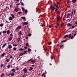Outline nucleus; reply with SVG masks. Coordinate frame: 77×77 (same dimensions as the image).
<instances>
[{
  "mask_svg": "<svg viewBox=\"0 0 77 77\" xmlns=\"http://www.w3.org/2000/svg\"><path fill=\"white\" fill-rule=\"evenodd\" d=\"M24 48L25 49H27V48L25 46L24 47Z\"/></svg>",
  "mask_w": 77,
  "mask_h": 77,
  "instance_id": "56",
  "label": "nucleus"
},
{
  "mask_svg": "<svg viewBox=\"0 0 77 77\" xmlns=\"http://www.w3.org/2000/svg\"><path fill=\"white\" fill-rule=\"evenodd\" d=\"M63 47V45H61L60 46V48H62V47Z\"/></svg>",
  "mask_w": 77,
  "mask_h": 77,
  "instance_id": "52",
  "label": "nucleus"
},
{
  "mask_svg": "<svg viewBox=\"0 0 77 77\" xmlns=\"http://www.w3.org/2000/svg\"><path fill=\"white\" fill-rule=\"evenodd\" d=\"M17 50V48H13V50L15 51Z\"/></svg>",
  "mask_w": 77,
  "mask_h": 77,
  "instance_id": "37",
  "label": "nucleus"
},
{
  "mask_svg": "<svg viewBox=\"0 0 77 77\" xmlns=\"http://www.w3.org/2000/svg\"><path fill=\"white\" fill-rule=\"evenodd\" d=\"M10 75H11V73H10V74H9L7 76H9Z\"/></svg>",
  "mask_w": 77,
  "mask_h": 77,
  "instance_id": "55",
  "label": "nucleus"
},
{
  "mask_svg": "<svg viewBox=\"0 0 77 77\" xmlns=\"http://www.w3.org/2000/svg\"><path fill=\"white\" fill-rule=\"evenodd\" d=\"M45 75V74H44V73H43V74L42 75V76H43V75Z\"/></svg>",
  "mask_w": 77,
  "mask_h": 77,
  "instance_id": "64",
  "label": "nucleus"
},
{
  "mask_svg": "<svg viewBox=\"0 0 77 77\" xmlns=\"http://www.w3.org/2000/svg\"><path fill=\"white\" fill-rule=\"evenodd\" d=\"M12 71H13L14 72H15V69H13L11 70Z\"/></svg>",
  "mask_w": 77,
  "mask_h": 77,
  "instance_id": "20",
  "label": "nucleus"
},
{
  "mask_svg": "<svg viewBox=\"0 0 77 77\" xmlns=\"http://www.w3.org/2000/svg\"><path fill=\"white\" fill-rule=\"evenodd\" d=\"M10 58L11 59H12V58H13L12 56H10Z\"/></svg>",
  "mask_w": 77,
  "mask_h": 77,
  "instance_id": "54",
  "label": "nucleus"
},
{
  "mask_svg": "<svg viewBox=\"0 0 77 77\" xmlns=\"http://www.w3.org/2000/svg\"><path fill=\"white\" fill-rule=\"evenodd\" d=\"M11 16H12V17L13 18H15V16H14V15L12 14H11Z\"/></svg>",
  "mask_w": 77,
  "mask_h": 77,
  "instance_id": "15",
  "label": "nucleus"
},
{
  "mask_svg": "<svg viewBox=\"0 0 77 77\" xmlns=\"http://www.w3.org/2000/svg\"><path fill=\"white\" fill-rule=\"evenodd\" d=\"M55 11H57V10H58V8H55Z\"/></svg>",
  "mask_w": 77,
  "mask_h": 77,
  "instance_id": "39",
  "label": "nucleus"
},
{
  "mask_svg": "<svg viewBox=\"0 0 77 77\" xmlns=\"http://www.w3.org/2000/svg\"><path fill=\"white\" fill-rule=\"evenodd\" d=\"M12 20H13V19H12V17H10L9 18V20H10V21H12Z\"/></svg>",
  "mask_w": 77,
  "mask_h": 77,
  "instance_id": "13",
  "label": "nucleus"
},
{
  "mask_svg": "<svg viewBox=\"0 0 77 77\" xmlns=\"http://www.w3.org/2000/svg\"><path fill=\"white\" fill-rule=\"evenodd\" d=\"M28 52H30V51H31V49H28Z\"/></svg>",
  "mask_w": 77,
  "mask_h": 77,
  "instance_id": "33",
  "label": "nucleus"
},
{
  "mask_svg": "<svg viewBox=\"0 0 77 77\" xmlns=\"http://www.w3.org/2000/svg\"><path fill=\"white\" fill-rule=\"evenodd\" d=\"M7 32L6 31H4L3 32V33H6Z\"/></svg>",
  "mask_w": 77,
  "mask_h": 77,
  "instance_id": "44",
  "label": "nucleus"
},
{
  "mask_svg": "<svg viewBox=\"0 0 77 77\" xmlns=\"http://www.w3.org/2000/svg\"><path fill=\"white\" fill-rule=\"evenodd\" d=\"M28 23L27 22H23V26H24L25 25H27Z\"/></svg>",
  "mask_w": 77,
  "mask_h": 77,
  "instance_id": "8",
  "label": "nucleus"
},
{
  "mask_svg": "<svg viewBox=\"0 0 77 77\" xmlns=\"http://www.w3.org/2000/svg\"><path fill=\"white\" fill-rule=\"evenodd\" d=\"M40 26H42V27H44L45 26V24H42V25L41 24Z\"/></svg>",
  "mask_w": 77,
  "mask_h": 77,
  "instance_id": "27",
  "label": "nucleus"
},
{
  "mask_svg": "<svg viewBox=\"0 0 77 77\" xmlns=\"http://www.w3.org/2000/svg\"><path fill=\"white\" fill-rule=\"evenodd\" d=\"M43 48H44V50H45V51H46V50H47V49L45 48H44V46L43 47Z\"/></svg>",
  "mask_w": 77,
  "mask_h": 77,
  "instance_id": "45",
  "label": "nucleus"
},
{
  "mask_svg": "<svg viewBox=\"0 0 77 77\" xmlns=\"http://www.w3.org/2000/svg\"><path fill=\"white\" fill-rule=\"evenodd\" d=\"M51 42H49L48 43L49 45H51Z\"/></svg>",
  "mask_w": 77,
  "mask_h": 77,
  "instance_id": "46",
  "label": "nucleus"
},
{
  "mask_svg": "<svg viewBox=\"0 0 77 77\" xmlns=\"http://www.w3.org/2000/svg\"><path fill=\"white\" fill-rule=\"evenodd\" d=\"M69 3H70V1L69 0H67V3L68 4Z\"/></svg>",
  "mask_w": 77,
  "mask_h": 77,
  "instance_id": "51",
  "label": "nucleus"
},
{
  "mask_svg": "<svg viewBox=\"0 0 77 77\" xmlns=\"http://www.w3.org/2000/svg\"><path fill=\"white\" fill-rule=\"evenodd\" d=\"M7 35H9V34H10V33H11V31H10L9 30H8L7 32Z\"/></svg>",
  "mask_w": 77,
  "mask_h": 77,
  "instance_id": "10",
  "label": "nucleus"
},
{
  "mask_svg": "<svg viewBox=\"0 0 77 77\" xmlns=\"http://www.w3.org/2000/svg\"><path fill=\"white\" fill-rule=\"evenodd\" d=\"M3 65H3V64H2L1 65V68H2V67H3Z\"/></svg>",
  "mask_w": 77,
  "mask_h": 77,
  "instance_id": "53",
  "label": "nucleus"
},
{
  "mask_svg": "<svg viewBox=\"0 0 77 77\" xmlns=\"http://www.w3.org/2000/svg\"><path fill=\"white\" fill-rule=\"evenodd\" d=\"M24 55V54L22 52V53H20V54L19 55V57H20V56H23V55Z\"/></svg>",
  "mask_w": 77,
  "mask_h": 77,
  "instance_id": "12",
  "label": "nucleus"
},
{
  "mask_svg": "<svg viewBox=\"0 0 77 77\" xmlns=\"http://www.w3.org/2000/svg\"><path fill=\"white\" fill-rule=\"evenodd\" d=\"M21 18L22 19V20H23V21H26V17H21Z\"/></svg>",
  "mask_w": 77,
  "mask_h": 77,
  "instance_id": "4",
  "label": "nucleus"
},
{
  "mask_svg": "<svg viewBox=\"0 0 77 77\" xmlns=\"http://www.w3.org/2000/svg\"><path fill=\"white\" fill-rule=\"evenodd\" d=\"M19 35H22V32H21V31H20Z\"/></svg>",
  "mask_w": 77,
  "mask_h": 77,
  "instance_id": "31",
  "label": "nucleus"
},
{
  "mask_svg": "<svg viewBox=\"0 0 77 77\" xmlns=\"http://www.w3.org/2000/svg\"><path fill=\"white\" fill-rule=\"evenodd\" d=\"M70 15H71V14H67V15H68V16H69Z\"/></svg>",
  "mask_w": 77,
  "mask_h": 77,
  "instance_id": "58",
  "label": "nucleus"
},
{
  "mask_svg": "<svg viewBox=\"0 0 77 77\" xmlns=\"http://www.w3.org/2000/svg\"><path fill=\"white\" fill-rule=\"evenodd\" d=\"M28 36H32V34H29L28 35Z\"/></svg>",
  "mask_w": 77,
  "mask_h": 77,
  "instance_id": "41",
  "label": "nucleus"
},
{
  "mask_svg": "<svg viewBox=\"0 0 77 77\" xmlns=\"http://www.w3.org/2000/svg\"><path fill=\"white\" fill-rule=\"evenodd\" d=\"M26 46H29V44H28V43H26Z\"/></svg>",
  "mask_w": 77,
  "mask_h": 77,
  "instance_id": "42",
  "label": "nucleus"
},
{
  "mask_svg": "<svg viewBox=\"0 0 77 77\" xmlns=\"http://www.w3.org/2000/svg\"><path fill=\"white\" fill-rule=\"evenodd\" d=\"M66 40H64L61 41V42H66Z\"/></svg>",
  "mask_w": 77,
  "mask_h": 77,
  "instance_id": "32",
  "label": "nucleus"
},
{
  "mask_svg": "<svg viewBox=\"0 0 77 77\" xmlns=\"http://www.w3.org/2000/svg\"><path fill=\"white\" fill-rule=\"evenodd\" d=\"M30 69H29V71H32V70H33V68L32 67H29Z\"/></svg>",
  "mask_w": 77,
  "mask_h": 77,
  "instance_id": "14",
  "label": "nucleus"
},
{
  "mask_svg": "<svg viewBox=\"0 0 77 77\" xmlns=\"http://www.w3.org/2000/svg\"><path fill=\"white\" fill-rule=\"evenodd\" d=\"M50 7L51 9V10H52V11H54V9H55V7H54V6L52 7V5H51Z\"/></svg>",
  "mask_w": 77,
  "mask_h": 77,
  "instance_id": "3",
  "label": "nucleus"
},
{
  "mask_svg": "<svg viewBox=\"0 0 77 77\" xmlns=\"http://www.w3.org/2000/svg\"><path fill=\"white\" fill-rule=\"evenodd\" d=\"M23 54H26V53H27V51H25L23 52Z\"/></svg>",
  "mask_w": 77,
  "mask_h": 77,
  "instance_id": "24",
  "label": "nucleus"
},
{
  "mask_svg": "<svg viewBox=\"0 0 77 77\" xmlns=\"http://www.w3.org/2000/svg\"><path fill=\"white\" fill-rule=\"evenodd\" d=\"M17 40H18L17 42L19 43L20 42V38H19L18 39H17Z\"/></svg>",
  "mask_w": 77,
  "mask_h": 77,
  "instance_id": "29",
  "label": "nucleus"
},
{
  "mask_svg": "<svg viewBox=\"0 0 77 77\" xmlns=\"http://www.w3.org/2000/svg\"><path fill=\"white\" fill-rule=\"evenodd\" d=\"M74 12V11H73V9H72V14H71V16H72V14H73V13Z\"/></svg>",
  "mask_w": 77,
  "mask_h": 77,
  "instance_id": "28",
  "label": "nucleus"
},
{
  "mask_svg": "<svg viewBox=\"0 0 77 77\" xmlns=\"http://www.w3.org/2000/svg\"><path fill=\"white\" fill-rule=\"evenodd\" d=\"M12 37H10L9 38V41H11V40H12Z\"/></svg>",
  "mask_w": 77,
  "mask_h": 77,
  "instance_id": "21",
  "label": "nucleus"
},
{
  "mask_svg": "<svg viewBox=\"0 0 77 77\" xmlns=\"http://www.w3.org/2000/svg\"><path fill=\"white\" fill-rule=\"evenodd\" d=\"M10 36H13V35H12V34H11Z\"/></svg>",
  "mask_w": 77,
  "mask_h": 77,
  "instance_id": "63",
  "label": "nucleus"
},
{
  "mask_svg": "<svg viewBox=\"0 0 77 77\" xmlns=\"http://www.w3.org/2000/svg\"><path fill=\"white\" fill-rule=\"evenodd\" d=\"M49 28H51V26L49 25Z\"/></svg>",
  "mask_w": 77,
  "mask_h": 77,
  "instance_id": "61",
  "label": "nucleus"
},
{
  "mask_svg": "<svg viewBox=\"0 0 77 77\" xmlns=\"http://www.w3.org/2000/svg\"><path fill=\"white\" fill-rule=\"evenodd\" d=\"M21 28V26H19L16 28V30H18V29H20Z\"/></svg>",
  "mask_w": 77,
  "mask_h": 77,
  "instance_id": "5",
  "label": "nucleus"
},
{
  "mask_svg": "<svg viewBox=\"0 0 77 77\" xmlns=\"http://www.w3.org/2000/svg\"><path fill=\"white\" fill-rule=\"evenodd\" d=\"M13 45L14 47H17V45Z\"/></svg>",
  "mask_w": 77,
  "mask_h": 77,
  "instance_id": "49",
  "label": "nucleus"
},
{
  "mask_svg": "<svg viewBox=\"0 0 77 77\" xmlns=\"http://www.w3.org/2000/svg\"><path fill=\"white\" fill-rule=\"evenodd\" d=\"M76 1V0H72V3H75Z\"/></svg>",
  "mask_w": 77,
  "mask_h": 77,
  "instance_id": "23",
  "label": "nucleus"
},
{
  "mask_svg": "<svg viewBox=\"0 0 77 77\" xmlns=\"http://www.w3.org/2000/svg\"><path fill=\"white\" fill-rule=\"evenodd\" d=\"M6 23H10V22H8V21H6Z\"/></svg>",
  "mask_w": 77,
  "mask_h": 77,
  "instance_id": "57",
  "label": "nucleus"
},
{
  "mask_svg": "<svg viewBox=\"0 0 77 77\" xmlns=\"http://www.w3.org/2000/svg\"><path fill=\"white\" fill-rule=\"evenodd\" d=\"M3 76H4V74H3V73H2L1 74V77H3Z\"/></svg>",
  "mask_w": 77,
  "mask_h": 77,
  "instance_id": "43",
  "label": "nucleus"
},
{
  "mask_svg": "<svg viewBox=\"0 0 77 77\" xmlns=\"http://www.w3.org/2000/svg\"><path fill=\"white\" fill-rule=\"evenodd\" d=\"M57 26H59V24L57 23Z\"/></svg>",
  "mask_w": 77,
  "mask_h": 77,
  "instance_id": "60",
  "label": "nucleus"
},
{
  "mask_svg": "<svg viewBox=\"0 0 77 77\" xmlns=\"http://www.w3.org/2000/svg\"><path fill=\"white\" fill-rule=\"evenodd\" d=\"M74 27H75V26H72L71 29H72L73 28H74Z\"/></svg>",
  "mask_w": 77,
  "mask_h": 77,
  "instance_id": "47",
  "label": "nucleus"
},
{
  "mask_svg": "<svg viewBox=\"0 0 77 77\" xmlns=\"http://www.w3.org/2000/svg\"><path fill=\"white\" fill-rule=\"evenodd\" d=\"M21 5L22 6H24V5L23 4V2H21Z\"/></svg>",
  "mask_w": 77,
  "mask_h": 77,
  "instance_id": "50",
  "label": "nucleus"
},
{
  "mask_svg": "<svg viewBox=\"0 0 77 77\" xmlns=\"http://www.w3.org/2000/svg\"><path fill=\"white\" fill-rule=\"evenodd\" d=\"M32 59H30L28 61V62H32V63H36V61L33 60H32Z\"/></svg>",
  "mask_w": 77,
  "mask_h": 77,
  "instance_id": "2",
  "label": "nucleus"
},
{
  "mask_svg": "<svg viewBox=\"0 0 77 77\" xmlns=\"http://www.w3.org/2000/svg\"><path fill=\"white\" fill-rule=\"evenodd\" d=\"M21 8L22 9V10L23 11H24V8H23V7H21Z\"/></svg>",
  "mask_w": 77,
  "mask_h": 77,
  "instance_id": "36",
  "label": "nucleus"
},
{
  "mask_svg": "<svg viewBox=\"0 0 77 77\" xmlns=\"http://www.w3.org/2000/svg\"><path fill=\"white\" fill-rule=\"evenodd\" d=\"M18 14L19 15H20V14H21V12L19 11L18 12Z\"/></svg>",
  "mask_w": 77,
  "mask_h": 77,
  "instance_id": "48",
  "label": "nucleus"
},
{
  "mask_svg": "<svg viewBox=\"0 0 77 77\" xmlns=\"http://www.w3.org/2000/svg\"><path fill=\"white\" fill-rule=\"evenodd\" d=\"M11 75V77H12V76H13V75H14V73L13 72H12Z\"/></svg>",
  "mask_w": 77,
  "mask_h": 77,
  "instance_id": "25",
  "label": "nucleus"
},
{
  "mask_svg": "<svg viewBox=\"0 0 77 77\" xmlns=\"http://www.w3.org/2000/svg\"><path fill=\"white\" fill-rule=\"evenodd\" d=\"M6 44H7L6 43L4 44L2 47V48H4V47H5V46H6Z\"/></svg>",
  "mask_w": 77,
  "mask_h": 77,
  "instance_id": "16",
  "label": "nucleus"
},
{
  "mask_svg": "<svg viewBox=\"0 0 77 77\" xmlns=\"http://www.w3.org/2000/svg\"><path fill=\"white\" fill-rule=\"evenodd\" d=\"M28 12V11H27V10H25V13L26 14H27Z\"/></svg>",
  "mask_w": 77,
  "mask_h": 77,
  "instance_id": "19",
  "label": "nucleus"
},
{
  "mask_svg": "<svg viewBox=\"0 0 77 77\" xmlns=\"http://www.w3.org/2000/svg\"><path fill=\"white\" fill-rule=\"evenodd\" d=\"M67 26H72V24H71L70 23H67L66 24Z\"/></svg>",
  "mask_w": 77,
  "mask_h": 77,
  "instance_id": "9",
  "label": "nucleus"
},
{
  "mask_svg": "<svg viewBox=\"0 0 77 77\" xmlns=\"http://www.w3.org/2000/svg\"><path fill=\"white\" fill-rule=\"evenodd\" d=\"M51 60H52L53 59V56L52 55L51 56Z\"/></svg>",
  "mask_w": 77,
  "mask_h": 77,
  "instance_id": "38",
  "label": "nucleus"
},
{
  "mask_svg": "<svg viewBox=\"0 0 77 77\" xmlns=\"http://www.w3.org/2000/svg\"><path fill=\"white\" fill-rule=\"evenodd\" d=\"M14 11H15V12H18V8H15Z\"/></svg>",
  "mask_w": 77,
  "mask_h": 77,
  "instance_id": "11",
  "label": "nucleus"
},
{
  "mask_svg": "<svg viewBox=\"0 0 77 77\" xmlns=\"http://www.w3.org/2000/svg\"><path fill=\"white\" fill-rule=\"evenodd\" d=\"M38 59H41V58H40V57H39V56H38L37 57Z\"/></svg>",
  "mask_w": 77,
  "mask_h": 77,
  "instance_id": "62",
  "label": "nucleus"
},
{
  "mask_svg": "<svg viewBox=\"0 0 77 77\" xmlns=\"http://www.w3.org/2000/svg\"><path fill=\"white\" fill-rule=\"evenodd\" d=\"M11 67V66L10 65H9V66H7V68H8L9 69V68H10Z\"/></svg>",
  "mask_w": 77,
  "mask_h": 77,
  "instance_id": "40",
  "label": "nucleus"
},
{
  "mask_svg": "<svg viewBox=\"0 0 77 77\" xmlns=\"http://www.w3.org/2000/svg\"><path fill=\"white\" fill-rule=\"evenodd\" d=\"M9 59H7L5 60V61H6V62H9Z\"/></svg>",
  "mask_w": 77,
  "mask_h": 77,
  "instance_id": "30",
  "label": "nucleus"
},
{
  "mask_svg": "<svg viewBox=\"0 0 77 77\" xmlns=\"http://www.w3.org/2000/svg\"><path fill=\"white\" fill-rule=\"evenodd\" d=\"M71 34H69V35H65L64 38H66L68 37L69 38H71Z\"/></svg>",
  "mask_w": 77,
  "mask_h": 77,
  "instance_id": "1",
  "label": "nucleus"
},
{
  "mask_svg": "<svg viewBox=\"0 0 77 77\" xmlns=\"http://www.w3.org/2000/svg\"><path fill=\"white\" fill-rule=\"evenodd\" d=\"M23 72H24V73H26V72H27V69L26 68H24L23 70Z\"/></svg>",
  "mask_w": 77,
  "mask_h": 77,
  "instance_id": "7",
  "label": "nucleus"
},
{
  "mask_svg": "<svg viewBox=\"0 0 77 77\" xmlns=\"http://www.w3.org/2000/svg\"><path fill=\"white\" fill-rule=\"evenodd\" d=\"M73 38H74V35H72L71 37H70L71 39H73Z\"/></svg>",
  "mask_w": 77,
  "mask_h": 77,
  "instance_id": "35",
  "label": "nucleus"
},
{
  "mask_svg": "<svg viewBox=\"0 0 77 77\" xmlns=\"http://www.w3.org/2000/svg\"><path fill=\"white\" fill-rule=\"evenodd\" d=\"M0 26L1 27H2V26H3V24L1 23V24H0Z\"/></svg>",
  "mask_w": 77,
  "mask_h": 77,
  "instance_id": "34",
  "label": "nucleus"
},
{
  "mask_svg": "<svg viewBox=\"0 0 77 77\" xmlns=\"http://www.w3.org/2000/svg\"><path fill=\"white\" fill-rule=\"evenodd\" d=\"M5 53L2 54V57H3L4 56H5Z\"/></svg>",
  "mask_w": 77,
  "mask_h": 77,
  "instance_id": "26",
  "label": "nucleus"
},
{
  "mask_svg": "<svg viewBox=\"0 0 77 77\" xmlns=\"http://www.w3.org/2000/svg\"><path fill=\"white\" fill-rule=\"evenodd\" d=\"M8 47L9 48V49H11L12 48V45H9L8 46Z\"/></svg>",
  "mask_w": 77,
  "mask_h": 77,
  "instance_id": "6",
  "label": "nucleus"
},
{
  "mask_svg": "<svg viewBox=\"0 0 77 77\" xmlns=\"http://www.w3.org/2000/svg\"><path fill=\"white\" fill-rule=\"evenodd\" d=\"M63 25V23H62L61 25V26H62Z\"/></svg>",
  "mask_w": 77,
  "mask_h": 77,
  "instance_id": "59",
  "label": "nucleus"
},
{
  "mask_svg": "<svg viewBox=\"0 0 77 77\" xmlns=\"http://www.w3.org/2000/svg\"><path fill=\"white\" fill-rule=\"evenodd\" d=\"M19 51H24V49L21 48L19 49Z\"/></svg>",
  "mask_w": 77,
  "mask_h": 77,
  "instance_id": "18",
  "label": "nucleus"
},
{
  "mask_svg": "<svg viewBox=\"0 0 77 77\" xmlns=\"http://www.w3.org/2000/svg\"><path fill=\"white\" fill-rule=\"evenodd\" d=\"M57 20L59 21H60V17H57Z\"/></svg>",
  "mask_w": 77,
  "mask_h": 77,
  "instance_id": "17",
  "label": "nucleus"
},
{
  "mask_svg": "<svg viewBox=\"0 0 77 77\" xmlns=\"http://www.w3.org/2000/svg\"><path fill=\"white\" fill-rule=\"evenodd\" d=\"M54 6L56 7V8H59V6H58V5H55Z\"/></svg>",
  "mask_w": 77,
  "mask_h": 77,
  "instance_id": "22",
  "label": "nucleus"
}]
</instances>
